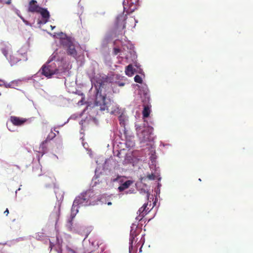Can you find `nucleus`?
<instances>
[{
  "instance_id": "nucleus-28",
  "label": "nucleus",
  "mask_w": 253,
  "mask_h": 253,
  "mask_svg": "<svg viewBox=\"0 0 253 253\" xmlns=\"http://www.w3.org/2000/svg\"><path fill=\"white\" fill-rule=\"evenodd\" d=\"M8 213H9V211H8V209H6V210L4 211V214L7 216L8 214Z\"/></svg>"
},
{
  "instance_id": "nucleus-19",
  "label": "nucleus",
  "mask_w": 253,
  "mask_h": 253,
  "mask_svg": "<svg viewBox=\"0 0 253 253\" xmlns=\"http://www.w3.org/2000/svg\"><path fill=\"white\" fill-rule=\"evenodd\" d=\"M16 52L19 53V57L21 58V60L27 59L26 50L25 49L22 48Z\"/></svg>"
},
{
  "instance_id": "nucleus-5",
  "label": "nucleus",
  "mask_w": 253,
  "mask_h": 253,
  "mask_svg": "<svg viewBox=\"0 0 253 253\" xmlns=\"http://www.w3.org/2000/svg\"><path fill=\"white\" fill-rule=\"evenodd\" d=\"M1 51L11 64H16L21 60V58L19 57V53L16 52H12L8 47L2 48Z\"/></svg>"
},
{
  "instance_id": "nucleus-6",
  "label": "nucleus",
  "mask_w": 253,
  "mask_h": 253,
  "mask_svg": "<svg viewBox=\"0 0 253 253\" xmlns=\"http://www.w3.org/2000/svg\"><path fill=\"white\" fill-rule=\"evenodd\" d=\"M90 196V193L89 192H86L81 194L74 200L73 207L75 208L78 206H85L90 205L91 203L89 200Z\"/></svg>"
},
{
  "instance_id": "nucleus-26",
  "label": "nucleus",
  "mask_w": 253,
  "mask_h": 253,
  "mask_svg": "<svg viewBox=\"0 0 253 253\" xmlns=\"http://www.w3.org/2000/svg\"><path fill=\"white\" fill-rule=\"evenodd\" d=\"M120 52V49L118 48H114L113 49V52L115 55H117Z\"/></svg>"
},
{
  "instance_id": "nucleus-2",
  "label": "nucleus",
  "mask_w": 253,
  "mask_h": 253,
  "mask_svg": "<svg viewBox=\"0 0 253 253\" xmlns=\"http://www.w3.org/2000/svg\"><path fill=\"white\" fill-rule=\"evenodd\" d=\"M99 248L97 243L89 242L88 245L84 246V253H98L97 251ZM58 253H77V252L68 246H66L65 249L63 250L61 248H59Z\"/></svg>"
},
{
  "instance_id": "nucleus-4",
  "label": "nucleus",
  "mask_w": 253,
  "mask_h": 253,
  "mask_svg": "<svg viewBox=\"0 0 253 253\" xmlns=\"http://www.w3.org/2000/svg\"><path fill=\"white\" fill-rule=\"evenodd\" d=\"M59 70L54 63L48 62L42 66L41 69V73L42 75L50 78L53 75L57 74Z\"/></svg>"
},
{
  "instance_id": "nucleus-24",
  "label": "nucleus",
  "mask_w": 253,
  "mask_h": 253,
  "mask_svg": "<svg viewBox=\"0 0 253 253\" xmlns=\"http://www.w3.org/2000/svg\"><path fill=\"white\" fill-rule=\"evenodd\" d=\"M134 81L136 82V83H142V79L141 78V77L139 76V75H136L134 77Z\"/></svg>"
},
{
  "instance_id": "nucleus-17",
  "label": "nucleus",
  "mask_w": 253,
  "mask_h": 253,
  "mask_svg": "<svg viewBox=\"0 0 253 253\" xmlns=\"http://www.w3.org/2000/svg\"><path fill=\"white\" fill-rule=\"evenodd\" d=\"M125 72L128 76H132L134 74V71L131 64H129L126 67Z\"/></svg>"
},
{
  "instance_id": "nucleus-12",
  "label": "nucleus",
  "mask_w": 253,
  "mask_h": 253,
  "mask_svg": "<svg viewBox=\"0 0 253 253\" xmlns=\"http://www.w3.org/2000/svg\"><path fill=\"white\" fill-rule=\"evenodd\" d=\"M60 216V209L59 208H55L53 212L50 215V218L51 221L55 222V223L57 222Z\"/></svg>"
},
{
  "instance_id": "nucleus-13",
  "label": "nucleus",
  "mask_w": 253,
  "mask_h": 253,
  "mask_svg": "<svg viewBox=\"0 0 253 253\" xmlns=\"http://www.w3.org/2000/svg\"><path fill=\"white\" fill-rule=\"evenodd\" d=\"M147 204H144L143 206L139 209L137 212L139 215L136 217L137 220H141L144 215L147 214L146 208L147 207Z\"/></svg>"
},
{
  "instance_id": "nucleus-22",
  "label": "nucleus",
  "mask_w": 253,
  "mask_h": 253,
  "mask_svg": "<svg viewBox=\"0 0 253 253\" xmlns=\"http://www.w3.org/2000/svg\"><path fill=\"white\" fill-rule=\"evenodd\" d=\"M120 124L122 126H123L124 128V131L125 135L126 134V128L125 127V121L123 119H120Z\"/></svg>"
},
{
  "instance_id": "nucleus-16",
  "label": "nucleus",
  "mask_w": 253,
  "mask_h": 253,
  "mask_svg": "<svg viewBox=\"0 0 253 253\" xmlns=\"http://www.w3.org/2000/svg\"><path fill=\"white\" fill-rule=\"evenodd\" d=\"M150 107L151 105H144V109L142 111V115L144 118H147L149 116L150 114Z\"/></svg>"
},
{
  "instance_id": "nucleus-9",
  "label": "nucleus",
  "mask_w": 253,
  "mask_h": 253,
  "mask_svg": "<svg viewBox=\"0 0 253 253\" xmlns=\"http://www.w3.org/2000/svg\"><path fill=\"white\" fill-rule=\"evenodd\" d=\"M10 120L13 125L17 126L23 125L26 121V119L21 118L16 116H11Z\"/></svg>"
},
{
  "instance_id": "nucleus-3",
  "label": "nucleus",
  "mask_w": 253,
  "mask_h": 253,
  "mask_svg": "<svg viewBox=\"0 0 253 253\" xmlns=\"http://www.w3.org/2000/svg\"><path fill=\"white\" fill-rule=\"evenodd\" d=\"M137 134L142 142L150 141L153 139L152 134L153 131V128L148 126L145 127L143 130H141L140 127L136 128Z\"/></svg>"
},
{
  "instance_id": "nucleus-33",
  "label": "nucleus",
  "mask_w": 253,
  "mask_h": 253,
  "mask_svg": "<svg viewBox=\"0 0 253 253\" xmlns=\"http://www.w3.org/2000/svg\"><path fill=\"white\" fill-rule=\"evenodd\" d=\"M51 29H53V28H55V26H51Z\"/></svg>"
},
{
  "instance_id": "nucleus-27",
  "label": "nucleus",
  "mask_w": 253,
  "mask_h": 253,
  "mask_svg": "<svg viewBox=\"0 0 253 253\" xmlns=\"http://www.w3.org/2000/svg\"><path fill=\"white\" fill-rule=\"evenodd\" d=\"M137 233H136V231H134L132 229L130 231V236H134V237H136L137 236Z\"/></svg>"
},
{
  "instance_id": "nucleus-23",
  "label": "nucleus",
  "mask_w": 253,
  "mask_h": 253,
  "mask_svg": "<svg viewBox=\"0 0 253 253\" xmlns=\"http://www.w3.org/2000/svg\"><path fill=\"white\" fill-rule=\"evenodd\" d=\"M144 95L145 96V99L142 100V102H145V103H147V102H149L150 98H149V96L148 93L147 92H144Z\"/></svg>"
},
{
  "instance_id": "nucleus-20",
  "label": "nucleus",
  "mask_w": 253,
  "mask_h": 253,
  "mask_svg": "<svg viewBox=\"0 0 253 253\" xmlns=\"http://www.w3.org/2000/svg\"><path fill=\"white\" fill-rule=\"evenodd\" d=\"M135 237L130 236L129 238V250L130 251L131 250H132L133 248V243L135 240Z\"/></svg>"
},
{
  "instance_id": "nucleus-7",
  "label": "nucleus",
  "mask_w": 253,
  "mask_h": 253,
  "mask_svg": "<svg viewBox=\"0 0 253 253\" xmlns=\"http://www.w3.org/2000/svg\"><path fill=\"white\" fill-rule=\"evenodd\" d=\"M56 136V134L53 131H51L45 140H44L40 145V148L42 149V155L46 153L47 150V148L50 144V141Z\"/></svg>"
},
{
  "instance_id": "nucleus-18",
  "label": "nucleus",
  "mask_w": 253,
  "mask_h": 253,
  "mask_svg": "<svg viewBox=\"0 0 253 253\" xmlns=\"http://www.w3.org/2000/svg\"><path fill=\"white\" fill-rule=\"evenodd\" d=\"M131 183V182L130 180L126 181L125 182L122 184V185L119 187L118 189L119 191L122 192L124 190L128 188V187L130 185Z\"/></svg>"
},
{
  "instance_id": "nucleus-11",
  "label": "nucleus",
  "mask_w": 253,
  "mask_h": 253,
  "mask_svg": "<svg viewBox=\"0 0 253 253\" xmlns=\"http://www.w3.org/2000/svg\"><path fill=\"white\" fill-rule=\"evenodd\" d=\"M38 13L41 14L42 18L43 23H46L48 21L50 17L49 13L48 10L45 8L41 7Z\"/></svg>"
},
{
  "instance_id": "nucleus-34",
  "label": "nucleus",
  "mask_w": 253,
  "mask_h": 253,
  "mask_svg": "<svg viewBox=\"0 0 253 253\" xmlns=\"http://www.w3.org/2000/svg\"><path fill=\"white\" fill-rule=\"evenodd\" d=\"M20 18H21L23 20V21H24V22H25V20H24V19L23 18V17H22L21 16H20Z\"/></svg>"
},
{
  "instance_id": "nucleus-30",
  "label": "nucleus",
  "mask_w": 253,
  "mask_h": 253,
  "mask_svg": "<svg viewBox=\"0 0 253 253\" xmlns=\"http://www.w3.org/2000/svg\"><path fill=\"white\" fill-rule=\"evenodd\" d=\"M10 0H8L6 3H7V4H10Z\"/></svg>"
},
{
  "instance_id": "nucleus-29",
  "label": "nucleus",
  "mask_w": 253,
  "mask_h": 253,
  "mask_svg": "<svg viewBox=\"0 0 253 253\" xmlns=\"http://www.w3.org/2000/svg\"><path fill=\"white\" fill-rule=\"evenodd\" d=\"M124 85H125V83H119V85L120 86H124Z\"/></svg>"
},
{
  "instance_id": "nucleus-21",
  "label": "nucleus",
  "mask_w": 253,
  "mask_h": 253,
  "mask_svg": "<svg viewBox=\"0 0 253 253\" xmlns=\"http://www.w3.org/2000/svg\"><path fill=\"white\" fill-rule=\"evenodd\" d=\"M5 244L0 243V253H5Z\"/></svg>"
},
{
  "instance_id": "nucleus-25",
  "label": "nucleus",
  "mask_w": 253,
  "mask_h": 253,
  "mask_svg": "<svg viewBox=\"0 0 253 253\" xmlns=\"http://www.w3.org/2000/svg\"><path fill=\"white\" fill-rule=\"evenodd\" d=\"M146 177L149 180H154L155 179V175L153 173L148 174Z\"/></svg>"
},
{
  "instance_id": "nucleus-8",
  "label": "nucleus",
  "mask_w": 253,
  "mask_h": 253,
  "mask_svg": "<svg viewBox=\"0 0 253 253\" xmlns=\"http://www.w3.org/2000/svg\"><path fill=\"white\" fill-rule=\"evenodd\" d=\"M57 35L60 37V42L64 47H67L70 46L73 42L72 41L67 37L66 35L63 33L57 34Z\"/></svg>"
},
{
  "instance_id": "nucleus-14",
  "label": "nucleus",
  "mask_w": 253,
  "mask_h": 253,
  "mask_svg": "<svg viewBox=\"0 0 253 253\" xmlns=\"http://www.w3.org/2000/svg\"><path fill=\"white\" fill-rule=\"evenodd\" d=\"M126 19V15L124 14V13L118 15L117 18V24L119 25L120 24H123V29H125L126 28L125 23L124 21Z\"/></svg>"
},
{
  "instance_id": "nucleus-31",
  "label": "nucleus",
  "mask_w": 253,
  "mask_h": 253,
  "mask_svg": "<svg viewBox=\"0 0 253 253\" xmlns=\"http://www.w3.org/2000/svg\"><path fill=\"white\" fill-rule=\"evenodd\" d=\"M127 132H126V135H126V139L127 140V139H128V138H127ZM128 139L129 140V139H130V138H128Z\"/></svg>"
},
{
  "instance_id": "nucleus-15",
  "label": "nucleus",
  "mask_w": 253,
  "mask_h": 253,
  "mask_svg": "<svg viewBox=\"0 0 253 253\" xmlns=\"http://www.w3.org/2000/svg\"><path fill=\"white\" fill-rule=\"evenodd\" d=\"M67 53L68 55H71L73 57H75L77 54V52L75 49V45L73 44V43H72L70 46H68L67 47Z\"/></svg>"
},
{
  "instance_id": "nucleus-1",
  "label": "nucleus",
  "mask_w": 253,
  "mask_h": 253,
  "mask_svg": "<svg viewBox=\"0 0 253 253\" xmlns=\"http://www.w3.org/2000/svg\"><path fill=\"white\" fill-rule=\"evenodd\" d=\"M103 87L102 83L100 84L98 88H96V93L94 101V105L99 107L101 111L107 110L108 113L114 114L117 111L118 108L115 103L110 99H107L106 94H102L101 87Z\"/></svg>"
},
{
  "instance_id": "nucleus-32",
  "label": "nucleus",
  "mask_w": 253,
  "mask_h": 253,
  "mask_svg": "<svg viewBox=\"0 0 253 253\" xmlns=\"http://www.w3.org/2000/svg\"><path fill=\"white\" fill-rule=\"evenodd\" d=\"M108 205H112L111 202H108Z\"/></svg>"
},
{
  "instance_id": "nucleus-10",
  "label": "nucleus",
  "mask_w": 253,
  "mask_h": 253,
  "mask_svg": "<svg viewBox=\"0 0 253 253\" xmlns=\"http://www.w3.org/2000/svg\"><path fill=\"white\" fill-rule=\"evenodd\" d=\"M41 7L37 4L36 0H31L29 3L28 11L38 13Z\"/></svg>"
}]
</instances>
